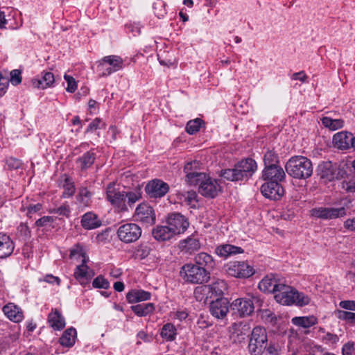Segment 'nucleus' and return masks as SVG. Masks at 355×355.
I'll return each mask as SVG.
<instances>
[{"label":"nucleus","mask_w":355,"mask_h":355,"mask_svg":"<svg viewBox=\"0 0 355 355\" xmlns=\"http://www.w3.org/2000/svg\"><path fill=\"white\" fill-rule=\"evenodd\" d=\"M257 168L256 162L251 158H247L236 164L233 168L222 170L220 176L232 182L246 180L252 176Z\"/></svg>","instance_id":"1"},{"label":"nucleus","mask_w":355,"mask_h":355,"mask_svg":"<svg viewBox=\"0 0 355 355\" xmlns=\"http://www.w3.org/2000/svg\"><path fill=\"white\" fill-rule=\"evenodd\" d=\"M286 173L292 178L306 180L313 174L311 161L304 156L291 157L285 164Z\"/></svg>","instance_id":"2"},{"label":"nucleus","mask_w":355,"mask_h":355,"mask_svg":"<svg viewBox=\"0 0 355 355\" xmlns=\"http://www.w3.org/2000/svg\"><path fill=\"white\" fill-rule=\"evenodd\" d=\"M275 299L278 303L283 305L295 304L298 306H303L310 302V297L308 295L284 283L275 295Z\"/></svg>","instance_id":"3"},{"label":"nucleus","mask_w":355,"mask_h":355,"mask_svg":"<svg viewBox=\"0 0 355 355\" xmlns=\"http://www.w3.org/2000/svg\"><path fill=\"white\" fill-rule=\"evenodd\" d=\"M180 275L185 282L202 284L210 279V272L202 266L194 263H186L181 268Z\"/></svg>","instance_id":"4"},{"label":"nucleus","mask_w":355,"mask_h":355,"mask_svg":"<svg viewBox=\"0 0 355 355\" xmlns=\"http://www.w3.org/2000/svg\"><path fill=\"white\" fill-rule=\"evenodd\" d=\"M266 329L260 326L255 327L250 335L248 343V352L251 355H262L268 345Z\"/></svg>","instance_id":"5"},{"label":"nucleus","mask_w":355,"mask_h":355,"mask_svg":"<svg viewBox=\"0 0 355 355\" xmlns=\"http://www.w3.org/2000/svg\"><path fill=\"white\" fill-rule=\"evenodd\" d=\"M318 174L325 182H331L343 178L346 171L340 168L336 163L327 161L318 165Z\"/></svg>","instance_id":"6"},{"label":"nucleus","mask_w":355,"mask_h":355,"mask_svg":"<svg viewBox=\"0 0 355 355\" xmlns=\"http://www.w3.org/2000/svg\"><path fill=\"white\" fill-rule=\"evenodd\" d=\"M226 289V282L222 279H217L211 284L197 287L195 289L194 294L196 297L200 300H202V297L200 298V294L206 295V299L215 297L220 298Z\"/></svg>","instance_id":"7"},{"label":"nucleus","mask_w":355,"mask_h":355,"mask_svg":"<svg viewBox=\"0 0 355 355\" xmlns=\"http://www.w3.org/2000/svg\"><path fill=\"white\" fill-rule=\"evenodd\" d=\"M141 228L136 223H127L119 226L116 234L119 239L125 243L137 241L141 236Z\"/></svg>","instance_id":"8"},{"label":"nucleus","mask_w":355,"mask_h":355,"mask_svg":"<svg viewBox=\"0 0 355 355\" xmlns=\"http://www.w3.org/2000/svg\"><path fill=\"white\" fill-rule=\"evenodd\" d=\"M311 216L323 220H331L343 217L346 215L345 207H315L311 211Z\"/></svg>","instance_id":"9"},{"label":"nucleus","mask_w":355,"mask_h":355,"mask_svg":"<svg viewBox=\"0 0 355 355\" xmlns=\"http://www.w3.org/2000/svg\"><path fill=\"white\" fill-rule=\"evenodd\" d=\"M227 268L228 274L237 278H248L254 273L253 268L245 261H231Z\"/></svg>","instance_id":"10"},{"label":"nucleus","mask_w":355,"mask_h":355,"mask_svg":"<svg viewBox=\"0 0 355 355\" xmlns=\"http://www.w3.org/2000/svg\"><path fill=\"white\" fill-rule=\"evenodd\" d=\"M166 224L175 235L184 233L189 227L188 219L180 213H171L168 215Z\"/></svg>","instance_id":"11"},{"label":"nucleus","mask_w":355,"mask_h":355,"mask_svg":"<svg viewBox=\"0 0 355 355\" xmlns=\"http://www.w3.org/2000/svg\"><path fill=\"white\" fill-rule=\"evenodd\" d=\"M232 314L240 318L250 315L254 309L253 302L248 298H238L230 304Z\"/></svg>","instance_id":"12"},{"label":"nucleus","mask_w":355,"mask_h":355,"mask_svg":"<svg viewBox=\"0 0 355 355\" xmlns=\"http://www.w3.org/2000/svg\"><path fill=\"white\" fill-rule=\"evenodd\" d=\"M135 216L137 221L147 225L155 223L156 217L153 208L148 204H140L135 210Z\"/></svg>","instance_id":"13"},{"label":"nucleus","mask_w":355,"mask_h":355,"mask_svg":"<svg viewBox=\"0 0 355 355\" xmlns=\"http://www.w3.org/2000/svg\"><path fill=\"white\" fill-rule=\"evenodd\" d=\"M106 196L111 204L121 210H125V192L118 191L115 187L114 182L110 183L106 189Z\"/></svg>","instance_id":"14"},{"label":"nucleus","mask_w":355,"mask_h":355,"mask_svg":"<svg viewBox=\"0 0 355 355\" xmlns=\"http://www.w3.org/2000/svg\"><path fill=\"white\" fill-rule=\"evenodd\" d=\"M168 184L159 179H154L148 182L145 187L146 193L150 198H154L164 196L168 193Z\"/></svg>","instance_id":"15"},{"label":"nucleus","mask_w":355,"mask_h":355,"mask_svg":"<svg viewBox=\"0 0 355 355\" xmlns=\"http://www.w3.org/2000/svg\"><path fill=\"white\" fill-rule=\"evenodd\" d=\"M261 193L267 198L278 200L284 193V189L280 182L275 181H268L261 187Z\"/></svg>","instance_id":"16"},{"label":"nucleus","mask_w":355,"mask_h":355,"mask_svg":"<svg viewBox=\"0 0 355 355\" xmlns=\"http://www.w3.org/2000/svg\"><path fill=\"white\" fill-rule=\"evenodd\" d=\"M220 191L221 187L218 180L207 177L201 182L198 188V191L201 195L211 198L216 197Z\"/></svg>","instance_id":"17"},{"label":"nucleus","mask_w":355,"mask_h":355,"mask_svg":"<svg viewBox=\"0 0 355 355\" xmlns=\"http://www.w3.org/2000/svg\"><path fill=\"white\" fill-rule=\"evenodd\" d=\"M229 302L227 298L220 297L215 301H212L209 306L211 314L218 319H223L229 311Z\"/></svg>","instance_id":"18"},{"label":"nucleus","mask_w":355,"mask_h":355,"mask_svg":"<svg viewBox=\"0 0 355 355\" xmlns=\"http://www.w3.org/2000/svg\"><path fill=\"white\" fill-rule=\"evenodd\" d=\"M282 284L283 283L279 279H277L274 275L271 274L266 276L259 283V288L263 292L274 293L275 295Z\"/></svg>","instance_id":"19"},{"label":"nucleus","mask_w":355,"mask_h":355,"mask_svg":"<svg viewBox=\"0 0 355 355\" xmlns=\"http://www.w3.org/2000/svg\"><path fill=\"white\" fill-rule=\"evenodd\" d=\"M88 261V257H84L82 259V263L76 266L74 277L81 284H85V282H87L91 279L95 275L94 270L90 269L87 266V262Z\"/></svg>","instance_id":"20"},{"label":"nucleus","mask_w":355,"mask_h":355,"mask_svg":"<svg viewBox=\"0 0 355 355\" xmlns=\"http://www.w3.org/2000/svg\"><path fill=\"white\" fill-rule=\"evenodd\" d=\"M285 177V172L280 165L266 166L263 171V178L268 181L281 182Z\"/></svg>","instance_id":"21"},{"label":"nucleus","mask_w":355,"mask_h":355,"mask_svg":"<svg viewBox=\"0 0 355 355\" xmlns=\"http://www.w3.org/2000/svg\"><path fill=\"white\" fill-rule=\"evenodd\" d=\"M354 136L348 132L342 131L336 133L333 137L334 146L340 150H346L352 148L354 141Z\"/></svg>","instance_id":"22"},{"label":"nucleus","mask_w":355,"mask_h":355,"mask_svg":"<svg viewBox=\"0 0 355 355\" xmlns=\"http://www.w3.org/2000/svg\"><path fill=\"white\" fill-rule=\"evenodd\" d=\"M91 187L90 182L85 181L78 189L76 198L82 206L89 207L92 204L93 192L90 189Z\"/></svg>","instance_id":"23"},{"label":"nucleus","mask_w":355,"mask_h":355,"mask_svg":"<svg viewBox=\"0 0 355 355\" xmlns=\"http://www.w3.org/2000/svg\"><path fill=\"white\" fill-rule=\"evenodd\" d=\"M232 332L231 334V339L235 343H241L243 342L248 336L250 331V327L248 324H243L242 322L234 323L232 324Z\"/></svg>","instance_id":"24"},{"label":"nucleus","mask_w":355,"mask_h":355,"mask_svg":"<svg viewBox=\"0 0 355 355\" xmlns=\"http://www.w3.org/2000/svg\"><path fill=\"white\" fill-rule=\"evenodd\" d=\"M178 247L183 254H191L200 249V243L197 238L191 236L181 241Z\"/></svg>","instance_id":"25"},{"label":"nucleus","mask_w":355,"mask_h":355,"mask_svg":"<svg viewBox=\"0 0 355 355\" xmlns=\"http://www.w3.org/2000/svg\"><path fill=\"white\" fill-rule=\"evenodd\" d=\"M4 314L14 322H19L24 318L23 311L13 303H8L3 307Z\"/></svg>","instance_id":"26"},{"label":"nucleus","mask_w":355,"mask_h":355,"mask_svg":"<svg viewBox=\"0 0 355 355\" xmlns=\"http://www.w3.org/2000/svg\"><path fill=\"white\" fill-rule=\"evenodd\" d=\"M48 323L54 330L57 331L62 329L66 325L64 318L57 309H52L49 313Z\"/></svg>","instance_id":"27"},{"label":"nucleus","mask_w":355,"mask_h":355,"mask_svg":"<svg viewBox=\"0 0 355 355\" xmlns=\"http://www.w3.org/2000/svg\"><path fill=\"white\" fill-rule=\"evenodd\" d=\"M152 235L158 241H166L172 239L175 234L168 225H157L152 230Z\"/></svg>","instance_id":"28"},{"label":"nucleus","mask_w":355,"mask_h":355,"mask_svg":"<svg viewBox=\"0 0 355 355\" xmlns=\"http://www.w3.org/2000/svg\"><path fill=\"white\" fill-rule=\"evenodd\" d=\"M14 248V243L10 236L5 234H0V258L4 259L10 256Z\"/></svg>","instance_id":"29"},{"label":"nucleus","mask_w":355,"mask_h":355,"mask_svg":"<svg viewBox=\"0 0 355 355\" xmlns=\"http://www.w3.org/2000/svg\"><path fill=\"white\" fill-rule=\"evenodd\" d=\"M244 251L241 247L230 244H223L216 248L215 252L223 258H227L230 256L243 253Z\"/></svg>","instance_id":"30"},{"label":"nucleus","mask_w":355,"mask_h":355,"mask_svg":"<svg viewBox=\"0 0 355 355\" xmlns=\"http://www.w3.org/2000/svg\"><path fill=\"white\" fill-rule=\"evenodd\" d=\"M54 82V75L49 71H44L41 78H35L32 80V83L34 87L42 89L52 87Z\"/></svg>","instance_id":"31"},{"label":"nucleus","mask_w":355,"mask_h":355,"mask_svg":"<svg viewBox=\"0 0 355 355\" xmlns=\"http://www.w3.org/2000/svg\"><path fill=\"white\" fill-rule=\"evenodd\" d=\"M151 293L144 290L132 289L126 294V299L129 303L133 304L150 300Z\"/></svg>","instance_id":"32"},{"label":"nucleus","mask_w":355,"mask_h":355,"mask_svg":"<svg viewBox=\"0 0 355 355\" xmlns=\"http://www.w3.org/2000/svg\"><path fill=\"white\" fill-rule=\"evenodd\" d=\"M81 225L86 230H92L101 225V220L93 212H87L82 216Z\"/></svg>","instance_id":"33"},{"label":"nucleus","mask_w":355,"mask_h":355,"mask_svg":"<svg viewBox=\"0 0 355 355\" xmlns=\"http://www.w3.org/2000/svg\"><path fill=\"white\" fill-rule=\"evenodd\" d=\"M194 264L202 266L207 270L212 269L215 266L213 257L206 252H200L197 254L194 257Z\"/></svg>","instance_id":"34"},{"label":"nucleus","mask_w":355,"mask_h":355,"mask_svg":"<svg viewBox=\"0 0 355 355\" xmlns=\"http://www.w3.org/2000/svg\"><path fill=\"white\" fill-rule=\"evenodd\" d=\"M76 337L77 332L76 329L70 327L64 331L59 339V343L62 346L71 347L75 344Z\"/></svg>","instance_id":"35"},{"label":"nucleus","mask_w":355,"mask_h":355,"mask_svg":"<svg viewBox=\"0 0 355 355\" xmlns=\"http://www.w3.org/2000/svg\"><path fill=\"white\" fill-rule=\"evenodd\" d=\"M95 159L96 154L94 152L87 151L76 159V164L82 171H84L91 167Z\"/></svg>","instance_id":"36"},{"label":"nucleus","mask_w":355,"mask_h":355,"mask_svg":"<svg viewBox=\"0 0 355 355\" xmlns=\"http://www.w3.org/2000/svg\"><path fill=\"white\" fill-rule=\"evenodd\" d=\"M103 62L112 69L113 72H116L121 69L123 67V60L119 56L111 55L103 58Z\"/></svg>","instance_id":"37"},{"label":"nucleus","mask_w":355,"mask_h":355,"mask_svg":"<svg viewBox=\"0 0 355 355\" xmlns=\"http://www.w3.org/2000/svg\"><path fill=\"white\" fill-rule=\"evenodd\" d=\"M131 310L139 317H144L155 311L153 303L137 304L131 306Z\"/></svg>","instance_id":"38"},{"label":"nucleus","mask_w":355,"mask_h":355,"mask_svg":"<svg viewBox=\"0 0 355 355\" xmlns=\"http://www.w3.org/2000/svg\"><path fill=\"white\" fill-rule=\"evenodd\" d=\"M292 322L296 326L309 328L318 322V319L313 315L295 317L292 319Z\"/></svg>","instance_id":"39"},{"label":"nucleus","mask_w":355,"mask_h":355,"mask_svg":"<svg viewBox=\"0 0 355 355\" xmlns=\"http://www.w3.org/2000/svg\"><path fill=\"white\" fill-rule=\"evenodd\" d=\"M160 334L167 341H173L175 339L177 329L172 323H166L162 328Z\"/></svg>","instance_id":"40"},{"label":"nucleus","mask_w":355,"mask_h":355,"mask_svg":"<svg viewBox=\"0 0 355 355\" xmlns=\"http://www.w3.org/2000/svg\"><path fill=\"white\" fill-rule=\"evenodd\" d=\"M152 250V245L150 243H142L137 246L134 252V256L136 259H144L150 254Z\"/></svg>","instance_id":"41"},{"label":"nucleus","mask_w":355,"mask_h":355,"mask_svg":"<svg viewBox=\"0 0 355 355\" xmlns=\"http://www.w3.org/2000/svg\"><path fill=\"white\" fill-rule=\"evenodd\" d=\"M62 187L64 189V191L62 194V197L67 198L73 196L75 193L76 188L73 182L69 177L66 175L64 176Z\"/></svg>","instance_id":"42"},{"label":"nucleus","mask_w":355,"mask_h":355,"mask_svg":"<svg viewBox=\"0 0 355 355\" xmlns=\"http://www.w3.org/2000/svg\"><path fill=\"white\" fill-rule=\"evenodd\" d=\"M322 123L326 128L330 130H336L341 128L343 126V121L341 119H332L329 117L325 116L322 119Z\"/></svg>","instance_id":"43"},{"label":"nucleus","mask_w":355,"mask_h":355,"mask_svg":"<svg viewBox=\"0 0 355 355\" xmlns=\"http://www.w3.org/2000/svg\"><path fill=\"white\" fill-rule=\"evenodd\" d=\"M265 167L279 165L278 155L273 150H267L263 158Z\"/></svg>","instance_id":"44"},{"label":"nucleus","mask_w":355,"mask_h":355,"mask_svg":"<svg viewBox=\"0 0 355 355\" xmlns=\"http://www.w3.org/2000/svg\"><path fill=\"white\" fill-rule=\"evenodd\" d=\"M205 178L206 174L205 173L195 171V173L193 175H189L185 179V181L189 185H200Z\"/></svg>","instance_id":"45"},{"label":"nucleus","mask_w":355,"mask_h":355,"mask_svg":"<svg viewBox=\"0 0 355 355\" xmlns=\"http://www.w3.org/2000/svg\"><path fill=\"white\" fill-rule=\"evenodd\" d=\"M203 121L199 118L189 121L186 126V131L189 135H193L200 130Z\"/></svg>","instance_id":"46"},{"label":"nucleus","mask_w":355,"mask_h":355,"mask_svg":"<svg viewBox=\"0 0 355 355\" xmlns=\"http://www.w3.org/2000/svg\"><path fill=\"white\" fill-rule=\"evenodd\" d=\"M96 71L99 77L108 76L114 73L107 64L103 62V58L97 62Z\"/></svg>","instance_id":"47"},{"label":"nucleus","mask_w":355,"mask_h":355,"mask_svg":"<svg viewBox=\"0 0 355 355\" xmlns=\"http://www.w3.org/2000/svg\"><path fill=\"white\" fill-rule=\"evenodd\" d=\"M53 222L54 219L52 216H45L37 220L35 224L38 227L49 229L53 227Z\"/></svg>","instance_id":"48"},{"label":"nucleus","mask_w":355,"mask_h":355,"mask_svg":"<svg viewBox=\"0 0 355 355\" xmlns=\"http://www.w3.org/2000/svg\"><path fill=\"white\" fill-rule=\"evenodd\" d=\"M338 318L350 323H355V313L338 310L336 313Z\"/></svg>","instance_id":"49"},{"label":"nucleus","mask_w":355,"mask_h":355,"mask_svg":"<svg viewBox=\"0 0 355 355\" xmlns=\"http://www.w3.org/2000/svg\"><path fill=\"white\" fill-rule=\"evenodd\" d=\"M17 235L24 240L31 236V230L26 223H21L17 227Z\"/></svg>","instance_id":"50"},{"label":"nucleus","mask_w":355,"mask_h":355,"mask_svg":"<svg viewBox=\"0 0 355 355\" xmlns=\"http://www.w3.org/2000/svg\"><path fill=\"white\" fill-rule=\"evenodd\" d=\"M92 286L94 288H96L107 289L110 286V283L107 279H105L102 276H98L94 279L92 282Z\"/></svg>","instance_id":"51"},{"label":"nucleus","mask_w":355,"mask_h":355,"mask_svg":"<svg viewBox=\"0 0 355 355\" xmlns=\"http://www.w3.org/2000/svg\"><path fill=\"white\" fill-rule=\"evenodd\" d=\"M199 166V162L196 160L187 162L184 167V171L186 173V178L189 175H193L195 173V171H198V167Z\"/></svg>","instance_id":"52"},{"label":"nucleus","mask_w":355,"mask_h":355,"mask_svg":"<svg viewBox=\"0 0 355 355\" xmlns=\"http://www.w3.org/2000/svg\"><path fill=\"white\" fill-rule=\"evenodd\" d=\"M69 257L71 259L82 258V259H83L84 257H86L83 248L79 245H75L70 250Z\"/></svg>","instance_id":"53"},{"label":"nucleus","mask_w":355,"mask_h":355,"mask_svg":"<svg viewBox=\"0 0 355 355\" xmlns=\"http://www.w3.org/2000/svg\"><path fill=\"white\" fill-rule=\"evenodd\" d=\"M125 199L128 198V204L130 206L134 205L137 201H138L141 198V193L138 191L125 193Z\"/></svg>","instance_id":"54"},{"label":"nucleus","mask_w":355,"mask_h":355,"mask_svg":"<svg viewBox=\"0 0 355 355\" xmlns=\"http://www.w3.org/2000/svg\"><path fill=\"white\" fill-rule=\"evenodd\" d=\"M42 208V204L40 203H37V204H34V205H29L28 206H27L26 207H21V211H25L26 210L27 211V216H28L29 218H31V215L34 213H36V212H38L40 211Z\"/></svg>","instance_id":"55"},{"label":"nucleus","mask_w":355,"mask_h":355,"mask_svg":"<svg viewBox=\"0 0 355 355\" xmlns=\"http://www.w3.org/2000/svg\"><path fill=\"white\" fill-rule=\"evenodd\" d=\"M64 78L67 83L66 90L69 93H73L77 89V83L76 80L72 76L67 74L64 75Z\"/></svg>","instance_id":"56"},{"label":"nucleus","mask_w":355,"mask_h":355,"mask_svg":"<svg viewBox=\"0 0 355 355\" xmlns=\"http://www.w3.org/2000/svg\"><path fill=\"white\" fill-rule=\"evenodd\" d=\"M21 71L19 69H14L10 72V82L14 85H17L21 83Z\"/></svg>","instance_id":"57"},{"label":"nucleus","mask_w":355,"mask_h":355,"mask_svg":"<svg viewBox=\"0 0 355 355\" xmlns=\"http://www.w3.org/2000/svg\"><path fill=\"white\" fill-rule=\"evenodd\" d=\"M342 188L348 193L355 192V177L342 182Z\"/></svg>","instance_id":"58"},{"label":"nucleus","mask_w":355,"mask_h":355,"mask_svg":"<svg viewBox=\"0 0 355 355\" xmlns=\"http://www.w3.org/2000/svg\"><path fill=\"white\" fill-rule=\"evenodd\" d=\"M6 164L10 169H17L21 167V162L19 159L10 157L6 159Z\"/></svg>","instance_id":"59"},{"label":"nucleus","mask_w":355,"mask_h":355,"mask_svg":"<svg viewBox=\"0 0 355 355\" xmlns=\"http://www.w3.org/2000/svg\"><path fill=\"white\" fill-rule=\"evenodd\" d=\"M103 125V123L99 118H96L89 123L85 132H93L97 129H100Z\"/></svg>","instance_id":"60"},{"label":"nucleus","mask_w":355,"mask_h":355,"mask_svg":"<svg viewBox=\"0 0 355 355\" xmlns=\"http://www.w3.org/2000/svg\"><path fill=\"white\" fill-rule=\"evenodd\" d=\"M265 352L266 355H279V348L278 345L270 342L268 343Z\"/></svg>","instance_id":"61"},{"label":"nucleus","mask_w":355,"mask_h":355,"mask_svg":"<svg viewBox=\"0 0 355 355\" xmlns=\"http://www.w3.org/2000/svg\"><path fill=\"white\" fill-rule=\"evenodd\" d=\"M184 197V200L189 205H192V203L196 202L197 194L193 191H190L187 192L185 194L182 195Z\"/></svg>","instance_id":"62"},{"label":"nucleus","mask_w":355,"mask_h":355,"mask_svg":"<svg viewBox=\"0 0 355 355\" xmlns=\"http://www.w3.org/2000/svg\"><path fill=\"white\" fill-rule=\"evenodd\" d=\"M55 214H57L59 216H63L68 217L70 214V208L69 205H62L56 209H54L52 211Z\"/></svg>","instance_id":"63"},{"label":"nucleus","mask_w":355,"mask_h":355,"mask_svg":"<svg viewBox=\"0 0 355 355\" xmlns=\"http://www.w3.org/2000/svg\"><path fill=\"white\" fill-rule=\"evenodd\" d=\"M339 306L343 309L355 311V301L354 300H343L340 302Z\"/></svg>","instance_id":"64"}]
</instances>
